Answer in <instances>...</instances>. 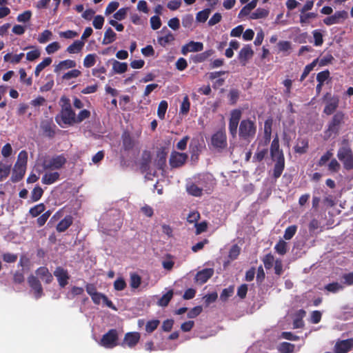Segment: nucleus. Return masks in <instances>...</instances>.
<instances>
[{"instance_id": "nucleus-12", "label": "nucleus", "mask_w": 353, "mask_h": 353, "mask_svg": "<svg viewBox=\"0 0 353 353\" xmlns=\"http://www.w3.org/2000/svg\"><path fill=\"white\" fill-rule=\"evenodd\" d=\"M241 117V111L240 110H233L231 112V116L229 120V132L232 137H235L237 134V128L239 121Z\"/></svg>"}, {"instance_id": "nucleus-9", "label": "nucleus", "mask_w": 353, "mask_h": 353, "mask_svg": "<svg viewBox=\"0 0 353 353\" xmlns=\"http://www.w3.org/2000/svg\"><path fill=\"white\" fill-rule=\"evenodd\" d=\"M325 105L323 113L326 115H331L335 112L339 105V97L336 95L332 96L330 93H326L323 97Z\"/></svg>"}, {"instance_id": "nucleus-47", "label": "nucleus", "mask_w": 353, "mask_h": 353, "mask_svg": "<svg viewBox=\"0 0 353 353\" xmlns=\"http://www.w3.org/2000/svg\"><path fill=\"white\" fill-rule=\"evenodd\" d=\"M317 63V59L314 60L311 63L307 65L303 70V72L300 77V81H303L314 69Z\"/></svg>"}, {"instance_id": "nucleus-44", "label": "nucleus", "mask_w": 353, "mask_h": 353, "mask_svg": "<svg viewBox=\"0 0 353 353\" xmlns=\"http://www.w3.org/2000/svg\"><path fill=\"white\" fill-rule=\"evenodd\" d=\"M173 296V291L172 290H169L167 293L163 294L162 297L159 300V305L162 307H165L168 305L170 300Z\"/></svg>"}, {"instance_id": "nucleus-40", "label": "nucleus", "mask_w": 353, "mask_h": 353, "mask_svg": "<svg viewBox=\"0 0 353 353\" xmlns=\"http://www.w3.org/2000/svg\"><path fill=\"white\" fill-rule=\"evenodd\" d=\"M168 107V103L166 101L162 100L159 103L158 109H157V116L160 119L163 120L165 119V115Z\"/></svg>"}, {"instance_id": "nucleus-39", "label": "nucleus", "mask_w": 353, "mask_h": 353, "mask_svg": "<svg viewBox=\"0 0 353 353\" xmlns=\"http://www.w3.org/2000/svg\"><path fill=\"white\" fill-rule=\"evenodd\" d=\"M43 194V190L39 185L35 186L31 192L30 199L32 202L39 201Z\"/></svg>"}, {"instance_id": "nucleus-20", "label": "nucleus", "mask_w": 353, "mask_h": 353, "mask_svg": "<svg viewBox=\"0 0 353 353\" xmlns=\"http://www.w3.org/2000/svg\"><path fill=\"white\" fill-rule=\"evenodd\" d=\"M35 273L37 276L46 284H50L53 281L52 274L50 272L48 268L45 266L37 268Z\"/></svg>"}, {"instance_id": "nucleus-43", "label": "nucleus", "mask_w": 353, "mask_h": 353, "mask_svg": "<svg viewBox=\"0 0 353 353\" xmlns=\"http://www.w3.org/2000/svg\"><path fill=\"white\" fill-rule=\"evenodd\" d=\"M46 207L43 203H39L30 209V214L32 217H37L44 212Z\"/></svg>"}, {"instance_id": "nucleus-45", "label": "nucleus", "mask_w": 353, "mask_h": 353, "mask_svg": "<svg viewBox=\"0 0 353 353\" xmlns=\"http://www.w3.org/2000/svg\"><path fill=\"white\" fill-rule=\"evenodd\" d=\"M278 350L281 353H292L294 352V345L288 342H283L280 344Z\"/></svg>"}, {"instance_id": "nucleus-8", "label": "nucleus", "mask_w": 353, "mask_h": 353, "mask_svg": "<svg viewBox=\"0 0 353 353\" xmlns=\"http://www.w3.org/2000/svg\"><path fill=\"white\" fill-rule=\"evenodd\" d=\"M118 332L116 329H111L103 335L99 345L105 348H113L118 345Z\"/></svg>"}, {"instance_id": "nucleus-60", "label": "nucleus", "mask_w": 353, "mask_h": 353, "mask_svg": "<svg viewBox=\"0 0 353 353\" xmlns=\"http://www.w3.org/2000/svg\"><path fill=\"white\" fill-rule=\"evenodd\" d=\"M151 162L150 155L148 154L147 157H143L140 165V169L143 172H148L150 169V165Z\"/></svg>"}, {"instance_id": "nucleus-5", "label": "nucleus", "mask_w": 353, "mask_h": 353, "mask_svg": "<svg viewBox=\"0 0 353 353\" xmlns=\"http://www.w3.org/2000/svg\"><path fill=\"white\" fill-rule=\"evenodd\" d=\"M337 157L342 162L344 169L353 170V150L348 144L340 147L337 152Z\"/></svg>"}, {"instance_id": "nucleus-36", "label": "nucleus", "mask_w": 353, "mask_h": 353, "mask_svg": "<svg viewBox=\"0 0 353 353\" xmlns=\"http://www.w3.org/2000/svg\"><path fill=\"white\" fill-rule=\"evenodd\" d=\"M11 165L5 164L0 161V181L6 179L10 173Z\"/></svg>"}, {"instance_id": "nucleus-24", "label": "nucleus", "mask_w": 353, "mask_h": 353, "mask_svg": "<svg viewBox=\"0 0 353 353\" xmlns=\"http://www.w3.org/2000/svg\"><path fill=\"white\" fill-rule=\"evenodd\" d=\"M72 216L70 215H67L59 222L56 229L59 232H63L72 224Z\"/></svg>"}, {"instance_id": "nucleus-27", "label": "nucleus", "mask_w": 353, "mask_h": 353, "mask_svg": "<svg viewBox=\"0 0 353 353\" xmlns=\"http://www.w3.org/2000/svg\"><path fill=\"white\" fill-rule=\"evenodd\" d=\"M60 174L57 172H46L41 179V182L46 185H50L59 180Z\"/></svg>"}, {"instance_id": "nucleus-34", "label": "nucleus", "mask_w": 353, "mask_h": 353, "mask_svg": "<svg viewBox=\"0 0 353 353\" xmlns=\"http://www.w3.org/2000/svg\"><path fill=\"white\" fill-rule=\"evenodd\" d=\"M308 146V141L306 139H298L294 151L299 154H304L307 152Z\"/></svg>"}, {"instance_id": "nucleus-10", "label": "nucleus", "mask_w": 353, "mask_h": 353, "mask_svg": "<svg viewBox=\"0 0 353 353\" xmlns=\"http://www.w3.org/2000/svg\"><path fill=\"white\" fill-rule=\"evenodd\" d=\"M75 115L72 109L61 110L60 114L55 117V121L61 126L62 124L72 125L75 123Z\"/></svg>"}, {"instance_id": "nucleus-49", "label": "nucleus", "mask_w": 353, "mask_h": 353, "mask_svg": "<svg viewBox=\"0 0 353 353\" xmlns=\"http://www.w3.org/2000/svg\"><path fill=\"white\" fill-rule=\"evenodd\" d=\"M188 193L194 196H200L202 194L203 189L194 183L191 184L187 188Z\"/></svg>"}, {"instance_id": "nucleus-1", "label": "nucleus", "mask_w": 353, "mask_h": 353, "mask_svg": "<svg viewBox=\"0 0 353 353\" xmlns=\"http://www.w3.org/2000/svg\"><path fill=\"white\" fill-rule=\"evenodd\" d=\"M270 156L275 162L273 168V177L275 179L279 178L285 169V157L283 152L280 149L279 139L276 135L270 145Z\"/></svg>"}, {"instance_id": "nucleus-29", "label": "nucleus", "mask_w": 353, "mask_h": 353, "mask_svg": "<svg viewBox=\"0 0 353 353\" xmlns=\"http://www.w3.org/2000/svg\"><path fill=\"white\" fill-rule=\"evenodd\" d=\"M306 312L301 309L298 310L295 314V317L293 321L294 328H302L304 326V322L303 319L305 317Z\"/></svg>"}, {"instance_id": "nucleus-54", "label": "nucleus", "mask_w": 353, "mask_h": 353, "mask_svg": "<svg viewBox=\"0 0 353 353\" xmlns=\"http://www.w3.org/2000/svg\"><path fill=\"white\" fill-rule=\"evenodd\" d=\"M234 293V287L233 286H230L227 288H225L223 290L221 295H220V299L225 302L226 301L228 298H230V296H232Z\"/></svg>"}, {"instance_id": "nucleus-2", "label": "nucleus", "mask_w": 353, "mask_h": 353, "mask_svg": "<svg viewBox=\"0 0 353 353\" xmlns=\"http://www.w3.org/2000/svg\"><path fill=\"white\" fill-rule=\"evenodd\" d=\"M272 119H268L264 123L263 140L259 142L256 151L253 156L252 162H261L268 155V145L271 140Z\"/></svg>"}, {"instance_id": "nucleus-18", "label": "nucleus", "mask_w": 353, "mask_h": 353, "mask_svg": "<svg viewBox=\"0 0 353 353\" xmlns=\"http://www.w3.org/2000/svg\"><path fill=\"white\" fill-rule=\"evenodd\" d=\"M54 275L57 279L59 285L64 288L68 283L70 279L68 271L62 267H57L54 271Z\"/></svg>"}, {"instance_id": "nucleus-26", "label": "nucleus", "mask_w": 353, "mask_h": 353, "mask_svg": "<svg viewBox=\"0 0 353 353\" xmlns=\"http://www.w3.org/2000/svg\"><path fill=\"white\" fill-rule=\"evenodd\" d=\"M254 54L251 47L248 45L241 48L239 53V59L241 62H244L243 64L252 57Z\"/></svg>"}, {"instance_id": "nucleus-38", "label": "nucleus", "mask_w": 353, "mask_h": 353, "mask_svg": "<svg viewBox=\"0 0 353 353\" xmlns=\"http://www.w3.org/2000/svg\"><path fill=\"white\" fill-rule=\"evenodd\" d=\"M28 162V152L26 150H21L17 157V161L14 165L18 166H23L26 168Z\"/></svg>"}, {"instance_id": "nucleus-50", "label": "nucleus", "mask_w": 353, "mask_h": 353, "mask_svg": "<svg viewBox=\"0 0 353 353\" xmlns=\"http://www.w3.org/2000/svg\"><path fill=\"white\" fill-rule=\"evenodd\" d=\"M296 230H297L296 225H292L288 226L285 230L283 238L285 240H290L296 234Z\"/></svg>"}, {"instance_id": "nucleus-37", "label": "nucleus", "mask_w": 353, "mask_h": 353, "mask_svg": "<svg viewBox=\"0 0 353 353\" xmlns=\"http://www.w3.org/2000/svg\"><path fill=\"white\" fill-rule=\"evenodd\" d=\"M52 60L50 57L45 58L41 63H39L34 70V74L36 77H39L41 72L47 66L50 65Z\"/></svg>"}, {"instance_id": "nucleus-25", "label": "nucleus", "mask_w": 353, "mask_h": 353, "mask_svg": "<svg viewBox=\"0 0 353 353\" xmlns=\"http://www.w3.org/2000/svg\"><path fill=\"white\" fill-rule=\"evenodd\" d=\"M168 152L165 148L160 149L157 154V167L159 170H163L166 165Z\"/></svg>"}, {"instance_id": "nucleus-57", "label": "nucleus", "mask_w": 353, "mask_h": 353, "mask_svg": "<svg viewBox=\"0 0 353 353\" xmlns=\"http://www.w3.org/2000/svg\"><path fill=\"white\" fill-rule=\"evenodd\" d=\"M325 290L330 292L336 293L343 289V286L337 282H333L325 285Z\"/></svg>"}, {"instance_id": "nucleus-62", "label": "nucleus", "mask_w": 353, "mask_h": 353, "mask_svg": "<svg viewBox=\"0 0 353 353\" xmlns=\"http://www.w3.org/2000/svg\"><path fill=\"white\" fill-rule=\"evenodd\" d=\"M333 153L331 150H327L323 155L321 156L318 161L317 165L320 167L323 166L332 158Z\"/></svg>"}, {"instance_id": "nucleus-64", "label": "nucleus", "mask_w": 353, "mask_h": 353, "mask_svg": "<svg viewBox=\"0 0 353 353\" xmlns=\"http://www.w3.org/2000/svg\"><path fill=\"white\" fill-rule=\"evenodd\" d=\"M128 9V8H120L114 14L113 17L118 21L123 20L126 17Z\"/></svg>"}, {"instance_id": "nucleus-16", "label": "nucleus", "mask_w": 353, "mask_h": 353, "mask_svg": "<svg viewBox=\"0 0 353 353\" xmlns=\"http://www.w3.org/2000/svg\"><path fill=\"white\" fill-rule=\"evenodd\" d=\"M353 348V339L336 341L334 350L335 353H347Z\"/></svg>"}, {"instance_id": "nucleus-13", "label": "nucleus", "mask_w": 353, "mask_h": 353, "mask_svg": "<svg viewBox=\"0 0 353 353\" xmlns=\"http://www.w3.org/2000/svg\"><path fill=\"white\" fill-rule=\"evenodd\" d=\"M28 283L34 291V296L36 299H39L43 295V288L38 277L32 274L30 275L28 277Z\"/></svg>"}, {"instance_id": "nucleus-59", "label": "nucleus", "mask_w": 353, "mask_h": 353, "mask_svg": "<svg viewBox=\"0 0 353 353\" xmlns=\"http://www.w3.org/2000/svg\"><path fill=\"white\" fill-rule=\"evenodd\" d=\"M188 44L190 52H201L203 50V44L201 42L191 41Z\"/></svg>"}, {"instance_id": "nucleus-28", "label": "nucleus", "mask_w": 353, "mask_h": 353, "mask_svg": "<svg viewBox=\"0 0 353 353\" xmlns=\"http://www.w3.org/2000/svg\"><path fill=\"white\" fill-rule=\"evenodd\" d=\"M214 53L212 49L205 50L203 52L196 54L192 57V60L194 63H199L206 61Z\"/></svg>"}, {"instance_id": "nucleus-35", "label": "nucleus", "mask_w": 353, "mask_h": 353, "mask_svg": "<svg viewBox=\"0 0 353 353\" xmlns=\"http://www.w3.org/2000/svg\"><path fill=\"white\" fill-rule=\"evenodd\" d=\"M269 10L268 9L258 8L254 12L250 15L252 19H263L268 16Z\"/></svg>"}, {"instance_id": "nucleus-55", "label": "nucleus", "mask_w": 353, "mask_h": 353, "mask_svg": "<svg viewBox=\"0 0 353 353\" xmlns=\"http://www.w3.org/2000/svg\"><path fill=\"white\" fill-rule=\"evenodd\" d=\"M90 117V112L88 110H81L78 115L75 116V123H79L84 121L85 119H88Z\"/></svg>"}, {"instance_id": "nucleus-22", "label": "nucleus", "mask_w": 353, "mask_h": 353, "mask_svg": "<svg viewBox=\"0 0 353 353\" xmlns=\"http://www.w3.org/2000/svg\"><path fill=\"white\" fill-rule=\"evenodd\" d=\"M26 170V168L14 165L10 179L11 181L13 183H17L20 181L23 178Z\"/></svg>"}, {"instance_id": "nucleus-30", "label": "nucleus", "mask_w": 353, "mask_h": 353, "mask_svg": "<svg viewBox=\"0 0 353 353\" xmlns=\"http://www.w3.org/2000/svg\"><path fill=\"white\" fill-rule=\"evenodd\" d=\"M84 45V41L81 40H76L67 48L66 51L69 54L79 53L82 50Z\"/></svg>"}, {"instance_id": "nucleus-19", "label": "nucleus", "mask_w": 353, "mask_h": 353, "mask_svg": "<svg viewBox=\"0 0 353 353\" xmlns=\"http://www.w3.org/2000/svg\"><path fill=\"white\" fill-rule=\"evenodd\" d=\"M213 274L214 270L212 268L203 269L196 273L195 281L201 285L204 284L212 276Z\"/></svg>"}, {"instance_id": "nucleus-23", "label": "nucleus", "mask_w": 353, "mask_h": 353, "mask_svg": "<svg viewBox=\"0 0 353 353\" xmlns=\"http://www.w3.org/2000/svg\"><path fill=\"white\" fill-rule=\"evenodd\" d=\"M77 65V63L74 60L66 59L64 61H60L57 65L54 67V72L59 73L62 70H65L70 68H74Z\"/></svg>"}, {"instance_id": "nucleus-58", "label": "nucleus", "mask_w": 353, "mask_h": 353, "mask_svg": "<svg viewBox=\"0 0 353 353\" xmlns=\"http://www.w3.org/2000/svg\"><path fill=\"white\" fill-rule=\"evenodd\" d=\"M113 285L115 290L121 291L126 288L127 284L123 278L119 277L114 281Z\"/></svg>"}, {"instance_id": "nucleus-15", "label": "nucleus", "mask_w": 353, "mask_h": 353, "mask_svg": "<svg viewBox=\"0 0 353 353\" xmlns=\"http://www.w3.org/2000/svg\"><path fill=\"white\" fill-rule=\"evenodd\" d=\"M141 339V334L137 332H127L123 339V341L121 343L122 346L126 345L130 348L134 347L139 342Z\"/></svg>"}, {"instance_id": "nucleus-4", "label": "nucleus", "mask_w": 353, "mask_h": 353, "mask_svg": "<svg viewBox=\"0 0 353 353\" xmlns=\"http://www.w3.org/2000/svg\"><path fill=\"white\" fill-rule=\"evenodd\" d=\"M256 133V125L250 119H243L239 124V136L241 140L250 143Z\"/></svg>"}, {"instance_id": "nucleus-17", "label": "nucleus", "mask_w": 353, "mask_h": 353, "mask_svg": "<svg viewBox=\"0 0 353 353\" xmlns=\"http://www.w3.org/2000/svg\"><path fill=\"white\" fill-rule=\"evenodd\" d=\"M122 148L124 151L132 150L136 145V141L128 130L124 131L121 135Z\"/></svg>"}, {"instance_id": "nucleus-52", "label": "nucleus", "mask_w": 353, "mask_h": 353, "mask_svg": "<svg viewBox=\"0 0 353 353\" xmlns=\"http://www.w3.org/2000/svg\"><path fill=\"white\" fill-rule=\"evenodd\" d=\"M96 63V54H89L85 56L83 60V65L85 68H91Z\"/></svg>"}, {"instance_id": "nucleus-41", "label": "nucleus", "mask_w": 353, "mask_h": 353, "mask_svg": "<svg viewBox=\"0 0 353 353\" xmlns=\"http://www.w3.org/2000/svg\"><path fill=\"white\" fill-rule=\"evenodd\" d=\"M190 108V102L189 100V97L188 95H185L183 101L181 102V106H180V114L183 115H186L189 111Z\"/></svg>"}, {"instance_id": "nucleus-14", "label": "nucleus", "mask_w": 353, "mask_h": 353, "mask_svg": "<svg viewBox=\"0 0 353 353\" xmlns=\"http://www.w3.org/2000/svg\"><path fill=\"white\" fill-rule=\"evenodd\" d=\"M348 17V13L345 10L336 11L333 15L327 17L323 19V22L327 26L342 23Z\"/></svg>"}, {"instance_id": "nucleus-46", "label": "nucleus", "mask_w": 353, "mask_h": 353, "mask_svg": "<svg viewBox=\"0 0 353 353\" xmlns=\"http://www.w3.org/2000/svg\"><path fill=\"white\" fill-rule=\"evenodd\" d=\"M210 14V9L205 8L201 11H199L196 16V19L199 22L204 23L207 21Z\"/></svg>"}, {"instance_id": "nucleus-51", "label": "nucleus", "mask_w": 353, "mask_h": 353, "mask_svg": "<svg viewBox=\"0 0 353 353\" xmlns=\"http://www.w3.org/2000/svg\"><path fill=\"white\" fill-rule=\"evenodd\" d=\"M160 321L157 319L148 321L145 325V331L148 333L153 332L159 325Z\"/></svg>"}, {"instance_id": "nucleus-53", "label": "nucleus", "mask_w": 353, "mask_h": 353, "mask_svg": "<svg viewBox=\"0 0 353 353\" xmlns=\"http://www.w3.org/2000/svg\"><path fill=\"white\" fill-rule=\"evenodd\" d=\"M274 261V256L270 253L265 255L263 259L264 267L267 270H270L272 268Z\"/></svg>"}, {"instance_id": "nucleus-56", "label": "nucleus", "mask_w": 353, "mask_h": 353, "mask_svg": "<svg viewBox=\"0 0 353 353\" xmlns=\"http://www.w3.org/2000/svg\"><path fill=\"white\" fill-rule=\"evenodd\" d=\"M240 92L237 89H232L230 90L228 94V99L230 101V103L232 105H234L236 103L239 98Z\"/></svg>"}, {"instance_id": "nucleus-32", "label": "nucleus", "mask_w": 353, "mask_h": 353, "mask_svg": "<svg viewBox=\"0 0 353 353\" xmlns=\"http://www.w3.org/2000/svg\"><path fill=\"white\" fill-rule=\"evenodd\" d=\"M117 39V34L111 28H108L104 33L102 41L103 45H108L114 42Z\"/></svg>"}, {"instance_id": "nucleus-48", "label": "nucleus", "mask_w": 353, "mask_h": 353, "mask_svg": "<svg viewBox=\"0 0 353 353\" xmlns=\"http://www.w3.org/2000/svg\"><path fill=\"white\" fill-rule=\"evenodd\" d=\"M274 249L278 254L284 255L288 251L287 243L283 240H279L275 245Z\"/></svg>"}, {"instance_id": "nucleus-42", "label": "nucleus", "mask_w": 353, "mask_h": 353, "mask_svg": "<svg viewBox=\"0 0 353 353\" xmlns=\"http://www.w3.org/2000/svg\"><path fill=\"white\" fill-rule=\"evenodd\" d=\"M141 283V277L137 273L130 274V285L132 289L138 288Z\"/></svg>"}, {"instance_id": "nucleus-61", "label": "nucleus", "mask_w": 353, "mask_h": 353, "mask_svg": "<svg viewBox=\"0 0 353 353\" xmlns=\"http://www.w3.org/2000/svg\"><path fill=\"white\" fill-rule=\"evenodd\" d=\"M81 72L80 70H77V69H73L66 73H65L63 77H62V79L63 80H69V79H73V78H77L78 77H79L81 75Z\"/></svg>"}, {"instance_id": "nucleus-33", "label": "nucleus", "mask_w": 353, "mask_h": 353, "mask_svg": "<svg viewBox=\"0 0 353 353\" xmlns=\"http://www.w3.org/2000/svg\"><path fill=\"white\" fill-rule=\"evenodd\" d=\"M164 29L167 30V34L165 36H162L158 38L159 43L163 47H165L168 43L174 40V37L172 33L169 31L166 27H164L163 30Z\"/></svg>"}, {"instance_id": "nucleus-31", "label": "nucleus", "mask_w": 353, "mask_h": 353, "mask_svg": "<svg viewBox=\"0 0 353 353\" xmlns=\"http://www.w3.org/2000/svg\"><path fill=\"white\" fill-rule=\"evenodd\" d=\"M113 73L123 74L128 70L127 63H121L117 60L112 59Z\"/></svg>"}, {"instance_id": "nucleus-11", "label": "nucleus", "mask_w": 353, "mask_h": 353, "mask_svg": "<svg viewBox=\"0 0 353 353\" xmlns=\"http://www.w3.org/2000/svg\"><path fill=\"white\" fill-rule=\"evenodd\" d=\"M188 159V155L186 153L172 151L169 159V163L172 168H181L185 165Z\"/></svg>"}, {"instance_id": "nucleus-6", "label": "nucleus", "mask_w": 353, "mask_h": 353, "mask_svg": "<svg viewBox=\"0 0 353 353\" xmlns=\"http://www.w3.org/2000/svg\"><path fill=\"white\" fill-rule=\"evenodd\" d=\"M211 145L219 152H221L228 147L227 135L225 130H219L211 137Z\"/></svg>"}, {"instance_id": "nucleus-3", "label": "nucleus", "mask_w": 353, "mask_h": 353, "mask_svg": "<svg viewBox=\"0 0 353 353\" xmlns=\"http://www.w3.org/2000/svg\"><path fill=\"white\" fill-rule=\"evenodd\" d=\"M345 114L342 111H337L334 114L327 125V128L323 132V139L327 141L330 138L336 137L341 128L345 123Z\"/></svg>"}, {"instance_id": "nucleus-63", "label": "nucleus", "mask_w": 353, "mask_h": 353, "mask_svg": "<svg viewBox=\"0 0 353 353\" xmlns=\"http://www.w3.org/2000/svg\"><path fill=\"white\" fill-rule=\"evenodd\" d=\"M340 168L341 165L336 159H332L328 164V170L331 172H338Z\"/></svg>"}, {"instance_id": "nucleus-7", "label": "nucleus", "mask_w": 353, "mask_h": 353, "mask_svg": "<svg viewBox=\"0 0 353 353\" xmlns=\"http://www.w3.org/2000/svg\"><path fill=\"white\" fill-rule=\"evenodd\" d=\"M67 159L63 154L57 155L50 159L44 160L43 168L45 170H59L66 163Z\"/></svg>"}, {"instance_id": "nucleus-21", "label": "nucleus", "mask_w": 353, "mask_h": 353, "mask_svg": "<svg viewBox=\"0 0 353 353\" xmlns=\"http://www.w3.org/2000/svg\"><path fill=\"white\" fill-rule=\"evenodd\" d=\"M41 129L44 136L53 138L55 135L56 125L50 121H44L41 123Z\"/></svg>"}]
</instances>
